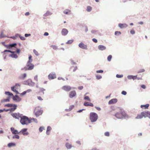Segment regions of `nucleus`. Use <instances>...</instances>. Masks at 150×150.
<instances>
[{
  "mask_svg": "<svg viewBox=\"0 0 150 150\" xmlns=\"http://www.w3.org/2000/svg\"><path fill=\"white\" fill-rule=\"evenodd\" d=\"M117 111L119 112L115 114V116L117 118L121 119L123 117H127L128 115L126 114L124 110L122 109L118 108Z\"/></svg>",
  "mask_w": 150,
  "mask_h": 150,
  "instance_id": "obj_1",
  "label": "nucleus"
},
{
  "mask_svg": "<svg viewBox=\"0 0 150 150\" xmlns=\"http://www.w3.org/2000/svg\"><path fill=\"white\" fill-rule=\"evenodd\" d=\"M31 122V120L25 116H21L20 122L23 125H27Z\"/></svg>",
  "mask_w": 150,
  "mask_h": 150,
  "instance_id": "obj_2",
  "label": "nucleus"
},
{
  "mask_svg": "<svg viewBox=\"0 0 150 150\" xmlns=\"http://www.w3.org/2000/svg\"><path fill=\"white\" fill-rule=\"evenodd\" d=\"M89 116L90 120L92 122L96 121L98 118V115L93 112L90 113Z\"/></svg>",
  "mask_w": 150,
  "mask_h": 150,
  "instance_id": "obj_3",
  "label": "nucleus"
},
{
  "mask_svg": "<svg viewBox=\"0 0 150 150\" xmlns=\"http://www.w3.org/2000/svg\"><path fill=\"white\" fill-rule=\"evenodd\" d=\"M5 94L8 96L9 97L11 96L13 97V99L14 100L19 101L21 100V99L18 96L16 95L15 96H13V94L12 93L6 91Z\"/></svg>",
  "mask_w": 150,
  "mask_h": 150,
  "instance_id": "obj_4",
  "label": "nucleus"
},
{
  "mask_svg": "<svg viewBox=\"0 0 150 150\" xmlns=\"http://www.w3.org/2000/svg\"><path fill=\"white\" fill-rule=\"evenodd\" d=\"M42 113V111L40 107H38L35 108L34 110V113L37 117L41 115Z\"/></svg>",
  "mask_w": 150,
  "mask_h": 150,
  "instance_id": "obj_5",
  "label": "nucleus"
},
{
  "mask_svg": "<svg viewBox=\"0 0 150 150\" xmlns=\"http://www.w3.org/2000/svg\"><path fill=\"white\" fill-rule=\"evenodd\" d=\"M20 88V85L18 83H16V85L11 87V90L15 92L16 93H18V92L17 90Z\"/></svg>",
  "mask_w": 150,
  "mask_h": 150,
  "instance_id": "obj_6",
  "label": "nucleus"
},
{
  "mask_svg": "<svg viewBox=\"0 0 150 150\" xmlns=\"http://www.w3.org/2000/svg\"><path fill=\"white\" fill-rule=\"evenodd\" d=\"M5 106L8 107H13V108H12L10 109V111H14L16 109L17 107V105H16L10 104H6L5 105Z\"/></svg>",
  "mask_w": 150,
  "mask_h": 150,
  "instance_id": "obj_7",
  "label": "nucleus"
},
{
  "mask_svg": "<svg viewBox=\"0 0 150 150\" xmlns=\"http://www.w3.org/2000/svg\"><path fill=\"white\" fill-rule=\"evenodd\" d=\"M34 65L31 63V62H28L26 65V67H27L26 70H31L33 69L34 67Z\"/></svg>",
  "mask_w": 150,
  "mask_h": 150,
  "instance_id": "obj_8",
  "label": "nucleus"
},
{
  "mask_svg": "<svg viewBox=\"0 0 150 150\" xmlns=\"http://www.w3.org/2000/svg\"><path fill=\"white\" fill-rule=\"evenodd\" d=\"M11 115L13 117L18 119L21 118L22 115L19 113H14L11 114Z\"/></svg>",
  "mask_w": 150,
  "mask_h": 150,
  "instance_id": "obj_9",
  "label": "nucleus"
},
{
  "mask_svg": "<svg viewBox=\"0 0 150 150\" xmlns=\"http://www.w3.org/2000/svg\"><path fill=\"white\" fill-rule=\"evenodd\" d=\"M27 129L26 128L23 129L19 132V133L23 134V135H28V132H27Z\"/></svg>",
  "mask_w": 150,
  "mask_h": 150,
  "instance_id": "obj_10",
  "label": "nucleus"
},
{
  "mask_svg": "<svg viewBox=\"0 0 150 150\" xmlns=\"http://www.w3.org/2000/svg\"><path fill=\"white\" fill-rule=\"evenodd\" d=\"M62 89L66 91H69L71 89V87L69 86H63Z\"/></svg>",
  "mask_w": 150,
  "mask_h": 150,
  "instance_id": "obj_11",
  "label": "nucleus"
},
{
  "mask_svg": "<svg viewBox=\"0 0 150 150\" xmlns=\"http://www.w3.org/2000/svg\"><path fill=\"white\" fill-rule=\"evenodd\" d=\"M143 116L144 117H148L150 118V112L149 111L142 112Z\"/></svg>",
  "mask_w": 150,
  "mask_h": 150,
  "instance_id": "obj_12",
  "label": "nucleus"
},
{
  "mask_svg": "<svg viewBox=\"0 0 150 150\" xmlns=\"http://www.w3.org/2000/svg\"><path fill=\"white\" fill-rule=\"evenodd\" d=\"M11 52L12 53L11 55V56L12 57L15 58H17L18 56L16 54L14 53L15 52H12L10 50H4V52Z\"/></svg>",
  "mask_w": 150,
  "mask_h": 150,
  "instance_id": "obj_13",
  "label": "nucleus"
},
{
  "mask_svg": "<svg viewBox=\"0 0 150 150\" xmlns=\"http://www.w3.org/2000/svg\"><path fill=\"white\" fill-rule=\"evenodd\" d=\"M79 47L81 48L87 49V45H86L84 44L82 42L80 43L79 45Z\"/></svg>",
  "mask_w": 150,
  "mask_h": 150,
  "instance_id": "obj_14",
  "label": "nucleus"
},
{
  "mask_svg": "<svg viewBox=\"0 0 150 150\" xmlns=\"http://www.w3.org/2000/svg\"><path fill=\"white\" fill-rule=\"evenodd\" d=\"M48 77L50 79H53L56 78V77L55 73H51L49 75Z\"/></svg>",
  "mask_w": 150,
  "mask_h": 150,
  "instance_id": "obj_15",
  "label": "nucleus"
},
{
  "mask_svg": "<svg viewBox=\"0 0 150 150\" xmlns=\"http://www.w3.org/2000/svg\"><path fill=\"white\" fill-rule=\"evenodd\" d=\"M76 94V92L75 91H71L69 93V96L71 98H72L75 96Z\"/></svg>",
  "mask_w": 150,
  "mask_h": 150,
  "instance_id": "obj_16",
  "label": "nucleus"
},
{
  "mask_svg": "<svg viewBox=\"0 0 150 150\" xmlns=\"http://www.w3.org/2000/svg\"><path fill=\"white\" fill-rule=\"evenodd\" d=\"M117 99L116 98L112 99L110 100L108 102L109 104H112L115 103L117 102Z\"/></svg>",
  "mask_w": 150,
  "mask_h": 150,
  "instance_id": "obj_17",
  "label": "nucleus"
},
{
  "mask_svg": "<svg viewBox=\"0 0 150 150\" xmlns=\"http://www.w3.org/2000/svg\"><path fill=\"white\" fill-rule=\"evenodd\" d=\"M11 132L13 134H16L19 133V132L18 130H15L13 127L11 128Z\"/></svg>",
  "mask_w": 150,
  "mask_h": 150,
  "instance_id": "obj_18",
  "label": "nucleus"
},
{
  "mask_svg": "<svg viewBox=\"0 0 150 150\" xmlns=\"http://www.w3.org/2000/svg\"><path fill=\"white\" fill-rule=\"evenodd\" d=\"M68 32V30L65 28L62 29L61 31L62 35L64 36L66 35L67 34Z\"/></svg>",
  "mask_w": 150,
  "mask_h": 150,
  "instance_id": "obj_19",
  "label": "nucleus"
},
{
  "mask_svg": "<svg viewBox=\"0 0 150 150\" xmlns=\"http://www.w3.org/2000/svg\"><path fill=\"white\" fill-rule=\"evenodd\" d=\"M127 25L125 24H122V23H119L118 24V26L119 27H120L121 28H123L127 27Z\"/></svg>",
  "mask_w": 150,
  "mask_h": 150,
  "instance_id": "obj_20",
  "label": "nucleus"
},
{
  "mask_svg": "<svg viewBox=\"0 0 150 150\" xmlns=\"http://www.w3.org/2000/svg\"><path fill=\"white\" fill-rule=\"evenodd\" d=\"M84 105L85 106H89L93 107V105L92 103L88 102H85L84 103Z\"/></svg>",
  "mask_w": 150,
  "mask_h": 150,
  "instance_id": "obj_21",
  "label": "nucleus"
},
{
  "mask_svg": "<svg viewBox=\"0 0 150 150\" xmlns=\"http://www.w3.org/2000/svg\"><path fill=\"white\" fill-rule=\"evenodd\" d=\"M27 75L25 73L21 74L19 77V79H24L26 77Z\"/></svg>",
  "mask_w": 150,
  "mask_h": 150,
  "instance_id": "obj_22",
  "label": "nucleus"
},
{
  "mask_svg": "<svg viewBox=\"0 0 150 150\" xmlns=\"http://www.w3.org/2000/svg\"><path fill=\"white\" fill-rule=\"evenodd\" d=\"M143 117V115L142 112L140 114H138L135 118L136 119H141Z\"/></svg>",
  "mask_w": 150,
  "mask_h": 150,
  "instance_id": "obj_23",
  "label": "nucleus"
},
{
  "mask_svg": "<svg viewBox=\"0 0 150 150\" xmlns=\"http://www.w3.org/2000/svg\"><path fill=\"white\" fill-rule=\"evenodd\" d=\"M149 105L148 104H146L145 105H142L141 106V108L143 109H147L148 108V107Z\"/></svg>",
  "mask_w": 150,
  "mask_h": 150,
  "instance_id": "obj_24",
  "label": "nucleus"
},
{
  "mask_svg": "<svg viewBox=\"0 0 150 150\" xmlns=\"http://www.w3.org/2000/svg\"><path fill=\"white\" fill-rule=\"evenodd\" d=\"M98 48L100 50H103L106 49V47L103 45H99L98 46Z\"/></svg>",
  "mask_w": 150,
  "mask_h": 150,
  "instance_id": "obj_25",
  "label": "nucleus"
},
{
  "mask_svg": "<svg viewBox=\"0 0 150 150\" xmlns=\"http://www.w3.org/2000/svg\"><path fill=\"white\" fill-rule=\"evenodd\" d=\"M65 146L68 149H70L72 147V146L71 145V144H70L68 143H66Z\"/></svg>",
  "mask_w": 150,
  "mask_h": 150,
  "instance_id": "obj_26",
  "label": "nucleus"
},
{
  "mask_svg": "<svg viewBox=\"0 0 150 150\" xmlns=\"http://www.w3.org/2000/svg\"><path fill=\"white\" fill-rule=\"evenodd\" d=\"M51 130V128L50 126H48L47 127V130L46 131V134L47 135L50 134L49 132Z\"/></svg>",
  "mask_w": 150,
  "mask_h": 150,
  "instance_id": "obj_27",
  "label": "nucleus"
},
{
  "mask_svg": "<svg viewBox=\"0 0 150 150\" xmlns=\"http://www.w3.org/2000/svg\"><path fill=\"white\" fill-rule=\"evenodd\" d=\"M16 37H19L21 40H25V38L23 36H21L19 34H17L16 35Z\"/></svg>",
  "mask_w": 150,
  "mask_h": 150,
  "instance_id": "obj_28",
  "label": "nucleus"
},
{
  "mask_svg": "<svg viewBox=\"0 0 150 150\" xmlns=\"http://www.w3.org/2000/svg\"><path fill=\"white\" fill-rule=\"evenodd\" d=\"M71 11L69 10L66 9L64 11V13L66 14H68L71 13Z\"/></svg>",
  "mask_w": 150,
  "mask_h": 150,
  "instance_id": "obj_29",
  "label": "nucleus"
},
{
  "mask_svg": "<svg viewBox=\"0 0 150 150\" xmlns=\"http://www.w3.org/2000/svg\"><path fill=\"white\" fill-rule=\"evenodd\" d=\"M16 45V43L10 44L7 45V48H10L14 47Z\"/></svg>",
  "mask_w": 150,
  "mask_h": 150,
  "instance_id": "obj_30",
  "label": "nucleus"
},
{
  "mask_svg": "<svg viewBox=\"0 0 150 150\" xmlns=\"http://www.w3.org/2000/svg\"><path fill=\"white\" fill-rule=\"evenodd\" d=\"M74 105H70L69 108V109H67V110L68 111H70L74 107Z\"/></svg>",
  "mask_w": 150,
  "mask_h": 150,
  "instance_id": "obj_31",
  "label": "nucleus"
},
{
  "mask_svg": "<svg viewBox=\"0 0 150 150\" xmlns=\"http://www.w3.org/2000/svg\"><path fill=\"white\" fill-rule=\"evenodd\" d=\"M15 145V144L13 143H9L8 144V146L9 147H11L13 146H14Z\"/></svg>",
  "mask_w": 150,
  "mask_h": 150,
  "instance_id": "obj_32",
  "label": "nucleus"
},
{
  "mask_svg": "<svg viewBox=\"0 0 150 150\" xmlns=\"http://www.w3.org/2000/svg\"><path fill=\"white\" fill-rule=\"evenodd\" d=\"M92 7L89 6H87L86 8V11L88 12H90L92 10Z\"/></svg>",
  "mask_w": 150,
  "mask_h": 150,
  "instance_id": "obj_33",
  "label": "nucleus"
},
{
  "mask_svg": "<svg viewBox=\"0 0 150 150\" xmlns=\"http://www.w3.org/2000/svg\"><path fill=\"white\" fill-rule=\"evenodd\" d=\"M74 41L73 40H69L66 43L67 44H71Z\"/></svg>",
  "mask_w": 150,
  "mask_h": 150,
  "instance_id": "obj_34",
  "label": "nucleus"
},
{
  "mask_svg": "<svg viewBox=\"0 0 150 150\" xmlns=\"http://www.w3.org/2000/svg\"><path fill=\"white\" fill-rule=\"evenodd\" d=\"M32 56L31 55H30L29 57V61L28 62H31L33 61L32 59Z\"/></svg>",
  "mask_w": 150,
  "mask_h": 150,
  "instance_id": "obj_35",
  "label": "nucleus"
},
{
  "mask_svg": "<svg viewBox=\"0 0 150 150\" xmlns=\"http://www.w3.org/2000/svg\"><path fill=\"white\" fill-rule=\"evenodd\" d=\"M112 58V56L111 55H109L108 56L107 58L108 60L109 61H110L111 60V59Z\"/></svg>",
  "mask_w": 150,
  "mask_h": 150,
  "instance_id": "obj_36",
  "label": "nucleus"
},
{
  "mask_svg": "<svg viewBox=\"0 0 150 150\" xmlns=\"http://www.w3.org/2000/svg\"><path fill=\"white\" fill-rule=\"evenodd\" d=\"M51 47H52L53 49L56 50L57 49V47L55 45H52L50 46Z\"/></svg>",
  "mask_w": 150,
  "mask_h": 150,
  "instance_id": "obj_37",
  "label": "nucleus"
},
{
  "mask_svg": "<svg viewBox=\"0 0 150 150\" xmlns=\"http://www.w3.org/2000/svg\"><path fill=\"white\" fill-rule=\"evenodd\" d=\"M84 99L87 100L88 101H91L90 99L89 98V97L88 96H86L84 97Z\"/></svg>",
  "mask_w": 150,
  "mask_h": 150,
  "instance_id": "obj_38",
  "label": "nucleus"
},
{
  "mask_svg": "<svg viewBox=\"0 0 150 150\" xmlns=\"http://www.w3.org/2000/svg\"><path fill=\"white\" fill-rule=\"evenodd\" d=\"M13 139L16 138V139H19V136L18 135H15L13 136Z\"/></svg>",
  "mask_w": 150,
  "mask_h": 150,
  "instance_id": "obj_39",
  "label": "nucleus"
},
{
  "mask_svg": "<svg viewBox=\"0 0 150 150\" xmlns=\"http://www.w3.org/2000/svg\"><path fill=\"white\" fill-rule=\"evenodd\" d=\"M10 97L8 98L7 99H4L3 100V102H9V101Z\"/></svg>",
  "mask_w": 150,
  "mask_h": 150,
  "instance_id": "obj_40",
  "label": "nucleus"
},
{
  "mask_svg": "<svg viewBox=\"0 0 150 150\" xmlns=\"http://www.w3.org/2000/svg\"><path fill=\"white\" fill-rule=\"evenodd\" d=\"M121 34V33L120 31H116L115 32V35H119Z\"/></svg>",
  "mask_w": 150,
  "mask_h": 150,
  "instance_id": "obj_41",
  "label": "nucleus"
},
{
  "mask_svg": "<svg viewBox=\"0 0 150 150\" xmlns=\"http://www.w3.org/2000/svg\"><path fill=\"white\" fill-rule=\"evenodd\" d=\"M34 53L36 55L38 56L39 55V53L38 52L35 50H34L33 51Z\"/></svg>",
  "mask_w": 150,
  "mask_h": 150,
  "instance_id": "obj_42",
  "label": "nucleus"
},
{
  "mask_svg": "<svg viewBox=\"0 0 150 150\" xmlns=\"http://www.w3.org/2000/svg\"><path fill=\"white\" fill-rule=\"evenodd\" d=\"M6 37V36L3 33V32H1L0 35V38H2L5 37Z\"/></svg>",
  "mask_w": 150,
  "mask_h": 150,
  "instance_id": "obj_43",
  "label": "nucleus"
},
{
  "mask_svg": "<svg viewBox=\"0 0 150 150\" xmlns=\"http://www.w3.org/2000/svg\"><path fill=\"white\" fill-rule=\"evenodd\" d=\"M130 77H132V79L133 80L137 78V76H130Z\"/></svg>",
  "mask_w": 150,
  "mask_h": 150,
  "instance_id": "obj_44",
  "label": "nucleus"
},
{
  "mask_svg": "<svg viewBox=\"0 0 150 150\" xmlns=\"http://www.w3.org/2000/svg\"><path fill=\"white\" fill-rule=\"evenodd\" d=\"M145 71V70L144 69H142L139 70V71H138V73H140L141 72H144Z\"/></svg>",
  "mask_w": 150,
  "mask_h": 150,
  "instance_id": "obj_45",
  "label": "nucleus"
},
{
  "mask_svg": "<svg viewBox=\"0 0 150 150\" xmlns=\"http://www.w3.org/2000/svg\"><path fill=\"white\" fill-rule=\"evenodd\" d=\"M73 68H74V69H73V71H76V70L77 69V67L76 66L75 67H71V69H72Z\"/></svg>",
  "mask_w": 150,
  "mask_h": 150,
  "instance_id": "obj_46",
  "label": "nucleus"
},
{
  "mask_svg": "<svg viewBox=\"0 0 150 150\" xmlns=\"http://www.w3.org/2000/svg\"><path fill=\"white\" fill-rule=\"evenodd\" d=\"M109 132H105V135L106 136H109Z\"/></svg>",
  "mask_w": 150,
  "mask_h": 150,
  "instance_id": "obj_47",
  "label": "nucleus"
},
{
  "mask_svg": "<svg viewBox=\"0 0 150 150\" xmlns=\"http://www.w3.org/2000/svg\"><path fill=\"white\" fill-rule=\"evenodd\" d=\"M116 76L117 78H121L123 77V75H119V74H117Z\"/></svg>",
  "mask_w": 150,
  "mask_h": 150,
  "instance_id": "obj_48",
  "label": "nucleus"
},
{
  "mask_svg": "<svg viewBox=\"0 0 150 150\" xmlns=\"http://www.w3.org/2000/svg\"><path fill=\"white\" fill-rule=\"evenodd\" d=\"M45 90L44 89H42L39 92V93H42V94L43 95L44 94V91H45Z\"/></svg>",
  "mask_w": 150,
  "mask_h": 150,
  "instance_id": "obj_49",
  "label": "nucleus"
},
{
  "mask_svg": "<svg viewBox=\"0 0 150 150\" xmlns=\"http://www.w3.org/2000/svg\"><path fill=\"white\" fill-rule=\"evenodd\" d=\"M130 33L132 34H135V32L134 31V30H131V31H130Z\"/></svg>",
  "mask_w": 150,
  "mask_h": 150,
  "instance_id": "obj_50",
  "label": "nucleus"
},
{
  "mask_svg": "<svg viewBox=\"0 0 150 150\" xmlns=\"http://www.w3.org/2000/svg\"><path fill=\"white\" fill-rule=\"evenodd\" d=\"M96 77L97 79H100L102 78V76H101L99 75H97L96 76Z\"/></svg>",
  "mask_w": 150,
  "mask_h": 150,
  "instance_id": "obj_51",
  "label": "nucleus"
},
{
  "mask_svg": "<svg viewBox=\"0 0 150 150\" xmlns=\"http://www.w3.org/2000/svg\"><path fill=\"white\" fill-rule=\"evenodd\" d=\"M96 72L97 73H102L103 72V71L102 70H100L97 71Z\"/></svg>",
  "mask_w": 150,
  "mask_h": 150,
  "instance_id": "obj_52",
  "label": "nucleus"
},
{
  "mask_svg": "<svg viewBox=\"0 0 150 150\" xmlns=\"http://www.w3.org/2000/svg\"><path fill=\"white\" fill-rule=\"evenodd\" d=\"M43 129H44L43 127H40L39 129L40 132H42V131Z\"/></svg>",
  "mask_w": 150,
  "mask_h": 150,
  "instance_id": "obj_53",
  "label": "nucleus"
},
{
  "mask_svg": "<svg viewBox=\"0 0 150 150\" xmlns=\"http://www.w3.org/2000/svg\"><path fill=\"white\" fill-rule=\"evenodd\" d=\"M121 93L122 94L125 95L127 94V92L125 91H122Z\"/></svg>",
  "mask_w": 150,
  "mask_h": 150,
  "instance_id": "obj_54",
  "label": "nucleus"
},
{
  "mask_svg": "<svg viewBox=\"0 0 150 150\" xmlns=\"http://www.w3.org/2000/svg\"><path fill=\"white\" fill-rule=\"evenodd\" d=\"M92 40L93 42L95 43H97V42H98L97 40L95 38H93L92 39Z\"/></svg>",
  "mask_w": 150,
  "mask_h": 150,
  "instance_id": "obj_55",
  "label": "nucleus"
},
{
  "mask_svg": "<svg viewBox=\"0 0 150 150\" xmlns=\"http://www.w3.org/2000/svg\"><path fill=\"white\" fill-rule=\"evenodd\" d=\"M95 108L97 110H98V111H100L101 110V108L99 107L96 106Z\"/></svg>",
  "mask_w": 150,
  "mask_h": 150,
  "instance_id": "obj_56",
  "label": "nucleus"
},
{
  "mask_svg": "<svg viewBox=\"0 0 150 150\" xmlns=\"http://www.w3.org/2000/svg\"><path fill=\"white\" fill-rule=\"evenodd\" d=\"M38 76L36 75L34 77V79L35 80H36L37 81H38Z\"/></svg>",
  "mask_w": 150,
  "mask_h": 150,
  "instance_id": "obj_57",
  "label": "nucleus"
},
{
  "mask_svg": "<svg viewBox=\"0 0 150 150\" xmlns=\"http://www.w3.org/2000/svg\"><path fill=\"white\" fill-rule=\"evenodd\" d=\"M78 89L80 90H82L83 88V86H79L78 88Z\"/></svg>",
  "mask_w": 150,
  "mask_h": 150,
  "instance_id": "obj_58",
  "label": "nucleus"
},
{
  "mask_svg": "<svg viewBox=\"0 0 150 150\" xmlns=\"http://www.w3.org/2000/svg\"><path fill=\"white\" fill-rule=\"evenodd\" d=\"M141 87L143 89H145L146 88V86L145 85H141Z\"/></svg>",
  "mask_w": 150,
  "mask_h": 150,
  "instance_id": "obj_59",
  "label": "nucleus"
},
{
  "mask_svg": "<svg viewBox=\"0 0 150 150\" xmlns=\"http://www.w3.org/2000/svg\"><path fill=\"white\" fill-rule=\"evenodd\" d=\"M30 34H25V37H27L29 36H30Z\"/></svg>",
  "mask_w": 150,
  "mask_h": 150,
  "instance_id": "obj_60",
  "label": "nucleus"
},
{
  "mask_svg": "<svg viewBox=\"0 0 150 150\" xmlns=\"http://www.w3.org/2000/svg\"><path fill=\"white\" fill-rule=\"evenodd\" d=\"M38 100H43L42 98L40 96L38 97Z\"/></svg>",
  "mask_w": 150,
  "mask_h": 150,
  "instance_id": "obj_61",
  "label": "nucleus"
},
{
  "mask_svg": "<svg viewBox=\"0 0 150 150\" xmlns=\"http://www.w3.org/2000/svg\"><path fill=\"white\" fill-rule=\"evenodd\" d=\"M31 89H28L26 91V93H29V92H30L31 91Z\"/></svg>",
  "mask_w": 150,
  "mask_h": 150,
  "instance_id": "obj_62",
  "label": "nucleus"
},
{
  "mask_svg": "<svg viewBox=\"0 0 150 150\" xmlns=\"http://www.w3.org/2000/svg\"><path fill=\"white\" fill-rule=\"evenodd\" d=\"M44 35L45 36H47L49 35V33L47 32H45Z\"/></svg>",
  "mask_w": 150,
  "mask_h": 150,
  "instance_id": "obj_63",
  "label": "nucleus"
},
{
  "mask_svg": "<svg viewBox=\"0 0 150 150\" xmlns=\"http://www.w3.org/2000/svg\"><path fill=\"white\" fill-rule=\"evenodd\" d=\"M30 13L29 12H27L25 13V16H28L29 15Z\"/></svg>",
  "mask_w": 150,
  "mask_h": 150,
  "instance_id": "obj_64",
  "label": "nucleus"
}]
</instances>
